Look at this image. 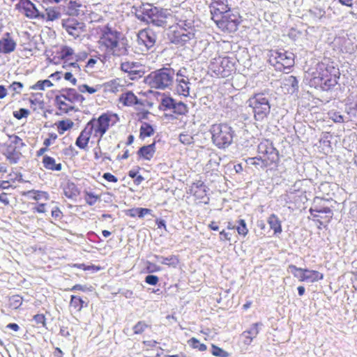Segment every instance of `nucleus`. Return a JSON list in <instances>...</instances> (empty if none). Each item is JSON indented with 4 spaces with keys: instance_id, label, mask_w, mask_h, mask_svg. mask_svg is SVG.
Returning <instances> with one entry per match:
<instances>
[{
    "instance_id": "nucleus-1",
    "label": "nucleus",
    "mask_w": 357,
    "mask_h": 357,
    "mask_svg": "<svg viewBox=\"0 0 357 357\" xmlns=\"http://www.w3.org/2000/svg\"><path fill=\"white\" fill-rule=\"evenodd\" d=\"M119 121L117 114L109 111L102 113L98 117L91 118L77 137L76 146L81 150H86L91 139L100 142L108 130Z\"/></svg>"
},
{
    "instance_id": "nucleus-2",
    "label": "nucleus",
    "mask_w": 357,
    "mask_h": 357,
    "mask_svg": "<svg viewBox=\"0 0 357 357\" xmlns=\"http://www.w3.org/2000/svg\"><path fill=\"white\" fill-rule=\"evenodd\" d=\"M98 47L105 54L114 56H123L128 54V40L120 31L108 26L100 31Z\"/></svg>"
},
{
    "instance_id": "nucleus-3",
    "label": "nucleus",
    "mask_w": 357,
    "mask_h": 357,
    "mask_svg": "<svg viewBox=\"0 0 357 357\" xmlns=\"http://www.w3.org/2000/svg\"><path fill=\"white\" fill-rule=\"evenodd\" d=\"M340 78V69L333 63L319 62L311 74L309 84L314 89L328 91L338 84Z\"/></svg>"
},
{
    "instance_id": "nucleus-4",
    "label": "nucleus",
    "mask_w": 357,
    "mask_h": 357,
    "mask_svg": "<svg viewBox=\"0 0 357 357\" xmlns=\"http://www.w3.org/2000/svg\"><path fill=\"white\" fill-rule=\"evenodd\" d=\"M196 29L190 20H179L169 27L167 36L171 43L184 46L195 38Z\"/></svg>"
},
{
    "instance_id": "nucleus-5",
    "label": "nucleus",
    "mask_w": 357,
    "mask_h": 357,
    "mask_svg": "<svg viewBox=\"0 0 357 357\" xmlns=\"http://www.w3.org/2000/svg\"><path fill=\"white\" fill-rule=\"evenodd\" d=\"M326 201L328 200L316 197L309 209L311 218L308 217V219L314 222L319 229L329 224L333 217V210L324 204Z\"/></svg>"
},
{
    "instance_id": "nucleus-6",
    "label": "nucleus",
    "mask_w": 357,
    "mask_h": 357,
    "mask_svg": "<svg viewBox=\"0 0 357 357\" xmlns=\"http://www.w3.org/2000/svg\"><path fill=\"white\" fill-rule=\"evenodd\" d=\"M255 121H262L271 112V103L264 92L255 93L247 101Z\"/></svg>"
},
{
    "instance_id": "nucleus-7",
    "label": "nucleus",
    "mask_w": 357,
    "mask_h": 357,
    "mask_svg": "<svg viewBox=\"0 0 357 357\" xmlns=\"http://www.w3.org/2000/svg\"><path fill=\"white\" fill-rule=\"evenodd\" d=\"M212 141L220 149L227 147L233 140L234 131L227 123H215L211 128Z\"/></svg>"
},
{
    "instance_id": "nucleus-8",
    "label": "nucleus",
    "mask_w": 357,
    "mask_h": 357,
    "mask_svg": "<svg viewBox=\"0 0 357 357\" xmlns=\"http://www.w3.org/2000/svg\"><path fill=\"white\" fill-rule=\"evenodd\" d=\"M268 62L276 70L282 71L294 65V54L284 50H271L268 54Z\"/></svg>"
},
{
    "instance_id": "nucleus-9",
    "label": "nucleus",
    "mask_w": 357,
    "mask_h": 357,
    "mask_svg": "<svg viewBox=\"0 0 357 357\" xmlns=\"http://www.w3.org/2000/svg\"><path fill=\"white\" fill-rule=\"evenodd\" d=\"M24 146L22 139L17 135H11L2 147V153L10 164H16L22 157L20 148Z\"/></svg>"
},
{
    "instance_id": "nucleus-10",
    "label": "nucleus",
    "mask_w": 357,
    "mask_h": 357,
    "mask_svg": "<svg viewBox=\"0 0 357 357\" xmlns=\"http://www.w3.org/2000/svg\"><path fill=\"white\" fill-rule=\"evenodd\" d=\"M209 70L216 76L227 77L235 70L234 63L228 56H218L211 61Z\"/></svg>"
},
{
    "instance_id": "nucleus-11",
    "label": "nucleus",
    "mask_w": 357,
    "mask_h": 357,
    "mask_svg": "<svg viewBox=\"0 0 357 357\" xmlns=\"http://www.w3.org/2000/svg\"><path fill=\"white\" fill-rule=\"evenodd\" d=\"M241 21V16L238 12L230 10L213 22L222 31L233 33L238 29Z\"/></svg>"
},
{
    "instance_id": "nucleus-12",
    "label": "nucleus",
    "mask_w": 357,
    "mask_h": 357,
    "mask_svg": "<svg viewBox=\"0 0 357 357\" xmlns=\"http://www.w3.org/2000/svg\"><path fill=\"white\" fill-rule=\"evenodd\" d=\"M174 77L172 68H162L149 75V84L154 88L164 89L172 84Z\"/></svg>"
},
{
    "instance_id": "nucleus-13",
    "label": "nucleus",
    "mask_w": 357,
    "mask_h": 357,
    "mask_svg": "<svg viewBox=\"0 0 357 357\" xmlns=\"http://www.w3.org/2000/svg\"><path fill=\"white\" fill-rule=\"evenodd\" d=\"M257 155L266 162L274 165L279 161V151L274 146L273 143L268 139H262L257 146Z\"/></svg>"
},
{
    "instance_id": "nucleus-14",
    "label": "nucleus",
    "mask_w": 357,
    "mask_h": 357,
    "mask_svg": "<svg viewBox=\"0 0 357 357\" xmlns=\"http://www.w3.org/2000/svg\"><path fill=\"white\" fill-rule=\"evenodd\" d=\"M289 268L294 277L298 278L300 282H315L324 279V274L314 270L298 268L291 264Z\"/></svg>"
},
{
    "instance_id": "nucleus-15",
    "label": "nucleus",
    "mask_w": 357,
    "mask_h": 357,
    "mask_svg": "<svg viewBox=\"0 0 357 357\" xmlns=\"http://www.w3.org/2000/svg\"><path fill=\"white\" fill-rule=\"evenodd\" d=\"M160 109L163 111L172 110L176 116H186L189 112V108L186 104L179 101L176 102L171 97L166 96L161 100Z\"/></svg>"
},
{
    "instance_id": "nucleus-16",
    "label": "nucleus",
    "mask_w": 357,
    "mask_h": 357,
    "mask_svg": "<svg viewBox=\"0 0 357 357\" xmlns=\"http://www.w3.org/2000/svg\"><path fill=\"white\" fill-rule=\"evenodd\" d=\"M15 10L30 20L45 19L44 14L40 13L36 5L30 0H20L15 4Z\"/></svg>"
},
{
    "instance_id": "nucleus-17",
    "label": "nucleus",
    "mask_w": 357,
    "mask_h": 357,
    "mask_svg": "<svg viewBox=\"0 0 357 357\" xmlns=\"http://www.w3.org/2000/svg\"><path fill=\"white\" fill-rule=\"evenodd\" d=\"M232 0H211L209 6L213 21L220 17L221 15L231 10Z\"/></svg>"
},
{
    "instance_id": "nucleus-18",
    "label": "nucleus",
    "mask_w": 357,
    "mask_h": 357,
    "mask_svg": "<svg viewBox=\"0 0 357 357\" xmlns=\"http://www.w3.org/2000/svg\"><path fill=\"white\" fill-rule=\"evenodd\" d=\"M62 26L68 33L75 38L80 37L86 31L84 24L73 18L64 20Z\"/></svg>"
},
{
    "instance_id": "nucleus-19",
    "label": "nucleus",
    "mask_w": 357,
    "mask_h": 357,
    "mask_svg": "<svg viewBox=\"0 0 357 357\" xmlns=\"http://www.w3.org/2000/svg\"><path fill=\"white\" fill-rule=\"evenodd\" d=\"M157 36L151 29L146 28L140 30L137 33V43L140 46H144L146 50L155 46Z\"/></svg>"
},
{
    "instance_id": "nucleus-20",
    "label": "nucleus",
    "mask_w": 357,
    "mask_h": 357,
    "mask_svg": "<svg viewBox=\"0 0 357 357\" xmlns=\"http://www.w3.org/2000/svg\"><path fill=\"white\" fill-rule=\"evenodd\" d=\"M190 194L201 203L206 204L208 201V197L206 194V186L204 183L198 181L192 184L190 189Z\"/></svg>"
},
{
    "instance_id": "nucleus-21",
    "label": "nucleus",
    "mask_w": 357,
    "mask_h": 357,
    "mask_svg": "<svg viewBox=\"0 0 357 357\" xmlns=\"http://www.w3.org/2000/svg\"><path fill=\"white\" fill-rule=\"evenodd\" d=\"M17 47V43L12 34L6 32L0 38V54H8L13 52Z\"/></svg>"
},
{
    "instance_id": "nucleus-22",
    "label": "nucleus",
    "mask_w": 357,
    "mask_h": 357,
    "mask_svg": "<svg viewBox=\"0 0 357 357\" xmlns=\"http://www.w3.org/2000/svg\"><path fill=\"white\" fill-rule=\"evenodd\" d=\"M158 7L149 3H142L136 10L137 17L146 22H149L151 16L156 12Z\"/></svg>"
},
{
    "instance_id": "nucleus-23",
    "label": "nucleus",
    "mask_w": 357,
    "mask_h": 357,
    "mask_svg": "<svg viewBox=\"0 0 357 357\" xmlns=\"http://www.w3.org/2000/svg\"><path fill=\"white\" fill-rule=\"evenodd\" d=\"M259 323H255L251 325L250 328L243 331L241 335L242 342L244 345H250L254 339L257 337L259 333Z\"/></svg>"
},
{
    "instance_id": "nucleus-24",
    "label": "nucleus",
    "mask_w": 357,
    "mask_h": 357,
    "mask_svg": "<svg viewBox=\"0 0 357 357\" xmlns=\"http://www.w3.org/2000/svg\"><path fill=\"white\" fill-rule=\"evenodd\" d=\"M55 105L60 114H67L75 109V106H73L62 93L56 96Z\"/></svg>"
},
{
    "instance_id": "nucleus-25",
    "label": "nucleus",
    "mask_w": 357,
    "mask_h": 357,
    "mask_svg": "<svg viewBox=\"0 0 357 357\" xmlns=\"http://www.w3.org/2000/svg\"><path fill=\"white\" fill-rule=\"evenodd\" d=\"M176 91L179 95L188 96L190 94V82L188 77L180 73H177L176 77Z\"/></svg>"
},
{
    "instance_id": "nucleus-26",
    "label": "nucleus",
    "mask_w": 357,
    "mask_h": 357,
    "mask_svg": "<svg viewBox=\"0 0 357 357\" xmlns=\"http://www.w3.org/2000/svg\"><path fill=\"white\" fill-rule=\"evenodd\" d=\"M170 15L167 12V10L161 8H158L156 12H155L151 16L149 22H151L156 26H162L166 24L167 19Z\"/></svg>"
},
{
    "instance_id": "nucleus-27",
    "label": "nucleus",
    "mask_w": 357,
    "mask_h": 357,
    "mask_svg": "<svg viewBox=\"0 0 357 357\" xmlns=\"http://www.w3.org/2000/svg\"><path fill=\"white\" fill-rule=\"evenodd\" d=\"M142 66L135 62L125 61L121 64V69L131 76L141 77L142 70Z\"/></svg>"
},
{
    "instance_id": "nucleus-28",
    "label": "nucleus",
    "mask_w": 357,
    "mask_h": 357,
    "mask_svg": "<svg viewBox=\"0 0 357 357\" xmlns=\"http://www.w3.org/2000/svg\"><path fill=\"white\" fill-rule=\"evenodd\" d=\"M42 164L47 170L59 172L62 169V164L60 162H57L53 157L47 155H43Z\"/></svg>"
},
{
    "instance_id": "nucleus-29",
    "label": "nucleus",
    "mask_w": 357,
    "mask_h": 357,
    "mask_svg": "<svg viewBox=\"0 0 357 357\" xmlns=\"http://www.w3.org/2000/svg\"><path fill=\"white\" fill-rule=\"evenodd\" d=\"M61 93L71 102L73 106H75L76 103H82L84 100L83 96L75 89H66Z\"/></svg>"
},
{
    "instance_id": "nucleus-30",
    "label": "nucleus",
    "mask_w": 357,
    "mask_h": 357,
    "mask_svg": "<svg viewBox=\"0 0 357 357\" xmlns=\"http://www.w3.org/2000/svg\"><path fill=\"white\" fill-rule=\"evenodd\" d=\"M64 195L70 199H75L79 195V190L75 183L68 181L62 185Z\"/></svg>"
},
{
    "instance_id": "nucleus-31",
    "label": "nucleus",
    "mask_w": 357,
    "mask_h": 357,
    "mask_svg": "<svg viewBox=\"0 0 357 357\" xmlns=\"http://www.w3.org/2000/svg\"><path fill=\"white\" fill-rule=\"evenodd\" d=\"M156 151L155 142L152 144L143 146L137 151V155L139 158H142L146 160H151Z\"/></svg>"
},
{
    "instance_id": "nucleus-32",
    "label": "nucleus",
    "mask_w": 357,
    "mask_h": 357,
    "mask_svg": "<svg viewBox=\"0 0 357 357\" xmlns=\"http://www.w3.org/2000/svg\"><path fill=\"white\" fill-rule=\"evenodd\" d=\"M267 222L269 225L270 229L273 230L275 235H278L282 233V222L277 215L274 213L271 214L267 218Z\"/></svg>"
},
{
    "instance_id": "nucleus-33",
    "label": "nucleus",
    "mask_w": 357,
    "mask_h": 357,
    "mask_svg": "<svg viewBox=\"0 0 357 357\" xmlns=\"http://www.w3.org/2000/svg\"><path fill=\"white\" fill-rule=\"evenodd\" d=\"M245 161L247 165L254 166L257 170L264 169L272 166V165H271L268 162H266L258 155L255 157L248 158L245 159Z\"/></svg>"
},
{
    "instance_id": "nucleus-34",
    "label": "nucleus",
    "mask_w": 357,
    "mask_h": 357,
    "mask_svg": "<svg viewBox=\"0 0 357 357\" xmlns=\"http://www.w3.org/2000/svg\"><path fill=\"white\" fill-rule=\"evenodd\" d=\"M84 199L89 206H93L101 199V195L96 194L92 190H84L83 191Z\"/></svg>"
},
{
    "instance_id": "nucleus-35",
    "label": "nucleus",
    "mask_w": 357,
    "mask_h": 357,
    "mask_svg": "<svg viewBox=\"0 0 357 357\" xmlns=\"http://www.w3.org/2000/svg\"><path fill=\"white\" fill-rule=\"evenodd\" d=\"M119 102L124 106H132L137 104V97L131 91L122 93L119 97Z\"/></svg>"
},
{
    "instance_id": "nucleus-36",
    "label": "nucleus",
    "mask_w": 357,
    "mask_h": 357,
    "mask_svg": "<svg viewBox=\"0 0 357 357\" xmlns=\"http://www.w3.org/2000/svg\"><path fill=\"white\" fill-rule=\"evenodd\" d=\"M29 199L40 203V201L47 202L50 199V196L47 192L39 190H29L25 193Z\"/></svg>"
},
{
    "instance_id": "nucleus-37",
    "label": "nucleus",
    "mask_w": 357,
    "mask_h": 357,
    "mask_svg": "<svg viewBox=\"0 0 357 357\" xmlns=\"http://www.w3.org/2000/svg\"><path fill=\"white\" fill-rule=\"evenodd\" d=\"M83 5L78 0H71L68 4V14L71 16H78L82 11Z\"/></svg>"
},
{
    "instance_id": "nucleus-38",
    "label": "nucleus",
    "mask_w": 357,
    "mask_h": 357,
    "mask_svg": "<svg viewBox=\"0 0 357 357\" xmlns=\"http://www.w3.org/2000/svg\"><path fill=\"white\" fill-rule=\"evenodd\" d=\"M155 257L158 259H161V263L169 267L176 268L180 263V259L177 255H170L169 257H162L155 255Z\"/></svg>"
},
{
    "instance_id": "nucleus-39",
    "label": "nucleus",
    "mask_w": 357,
    "mask_h": 357,
    "mask_svg": "<svg viewBox=\"0 0 357 357\" xmlns=\"http://www.w3.org/2000/svg\"><path fill=\"white\" fill-rule=\"evenodd\" d=\"M55 126L59 134L61 135L67 130H70L73 127L74 123L70 119H66L57 121L55 123Z\"/></svg>"
},
{
    "instance_id": "nucleus-40",
    "label": "nucleus",
    "mask_w": 357,
    "mask_h": 357,
    "mask_svg": "<svg viewBox=\"0 0 357 357\" xmlns=\"http://www.w3.org/2000/svg\"><path fill=\"white\" fill-rule=\"evenodd\" d=\"M154 134V129L148 123H143L139 129V137L141 139H144L146 137H149L152 136Z\"/></svg>"
},
{
    "instance_id": "nucleus-41",
    "label": "nucleus",
    "mask_w": 357,
    "mask_h": 357,
    "mask_svg": "<svg viewBox=\"0 0 357 357\" xmlns=\"http://www.w3.org/2000/svg\"><path fill=\"white\" fill-rule=\"evenodd\" d=\"M45 18L47 21H54L61 17L59 9L54 7H50L45 9Z\"/></svg>"
},
{
    "instance_id": "nucleus-42",
    "label": "nucleus",
    "mask_w": 357,
    "mask_h": 357,
    "mask_svg": "<svg viewBox=\"0 0 357 357\" xmlns=\"http://www.w3.org/2000/svg\"><path fill=\"white\" fill-rule=\"evenodd\" d=\"M106 86L109 92L116 93L123 91L124 86L119 83V79H113L106 83Z\"/></svg>"
},
{
    "instance_id": "nucleus-43",
    "label": "nucleus",
    "mask_w": 357,
    "mask_h": 357,
    "mask_svg": "<svg viewBox=\"0 0 357 357\" xmlns=\"http://www.w3.org/2000/svg\"><path fill=\"white\" fill-rule=\"evenodd\" d=\"M84 301L78 296H70V306L75 310L80 312L84 307Z\"/></svg>"
},
{
    "instance_id": "nucleus-44",
    "label": "nucleus",
    "mask_w": 357,
    "mask_h": 357,
    "mask_svg": "<svg viewBox=\"0 0 357 357\" xmlns=\"http://www.w3.org/2000/svg\"><path fill=\"white\" fill-rule=\"evenodd\" d=\"M188 344L191 348L197 349L199 351H205L207 350V346L204 343H201L198 339L194 337L188 340Z\"/></svg>"
},
{
    "instance_id": "nucleus-45",
    "label": "nucleus",
    "mask_w": 357,
    "mask_h": 357,
    "mask_svg": "<svg viewBox=\"0 0 357 357\" xmlns=\"http://www.w3.org/2000/svg\"><path fill=\"white\" fill-rule=\"evenodd\" d=\"M140 167H137L136 169H130L128 172V176L134 179V183L136 185H140L144 181V178L139 174Z\"/></svg>"
},
{
    "instance_id": "nucleus-46",
    "label": "nucleus",
    "mask_w": 357,
    "mask_h": 357,
    "mask_svg": "<svg viewBox=\"0 0 357 357\" xmlns=\"http://www.w3.org/2000/svg\"><path fill=\"white\" fill-rule=\"evenodd\" d=\"M74 54L73 49L66 45L62 46L59 52L60 58L66 61L71 59Z\"/></svg>"
},
{
    "instance_id": "nucleus-47",
    "label": "nucleus",
    "mask_w": 357,
    "mask_h": 357,
    "mask_svg": "<svg viewBox=\"0 0 357 357\" xmlns=\"http://www.w3.org/2000/svg\"><path fill=\"white\" fill-rule=\"evenodd\" d=\"M53 86L52 82L49 79L39 80L36 84L30 86L31 90L43 91L45 88H49Z\"/></svg>"
},
{
    "instance_id": "nucleus-48",
    "label": "nucleus",
    "mask_w": 357,
    "mask_h": 357,
    "mask_svg": "<svg viewBox=\"0 0 357 357\" xmlns=\"http://www.w3.org/2000/svg\"><path fill=\"white\" fill-rule=\"evenodd\" d=\"M102 86L100 84H97L94 86H90L86 84L79 85L78 86V89L80 93H88L89 94L95 93L96 92L100 91L101 89Z\"/></svg>"
},
{
    "instance_id": "nucleus-49",
    "label": "nucleus",
    "mask_w": 357,
    "mask_h": 357,
    "mask_svg": "<svg viewBox=\"0 0 357 357\" xmlns=\"http://www.w3.org/2000/svg\"><path fill=\"white\" fill-rule=\"evenodd\" d=\"M237 226L236 227V229L238 234V235L245 237L248 234V229L247 227L246 222L245 220L240 219L237 221Z\"/></svg>"
},
{
    "instance_id": "nucleus-50",
    "label": "nucleus",
    "mask_w": 357,
    "mask_h": 357,
    "mask_svg": "<svg viewBox=\"0 0 357 357\" xmlns=\"http://www.w3.org/2000/svg\"><path fill=\"white\" fill-rule=\"evenodd\" d=\"M149 327L144 321H139L132 327L133 333L135 335L142 334Z\"/></svg>"
},
{
    "instance_id": "nucleus-51",
    "label": "nucleus",
    "mask_w": 357,
    "mask_h": 357,
    "mask_svg": "<svg viewBox=\"0 0 357 357\" xmlns=\"http://www.w3.org/2000/svg\"><path fill=\"white\" fill-rule=\"evenodd\" d=\"M211 354L214 356L217 357H228L229 354L226 351L223 350L222 348L218 347L217 345L212 344H211Z\"/></svg>"
},
{
    "instance_id": "nucleus-52",
    "label": "nucleus",
    "mask_w": 357,
    "mask_h": 357,
    "mask_svg": "<svg viewBox=\"0 0 357 357\" xmlns=\"http://www.w3.org/2000/svg\"><path fill=\"white\" fill-rule=\"evenodd\" d=\"M3 184H8V181H3L1 183V185H0V202H2L5 205H8L10 203L8 195L3 191V190L6 189V187L2 186Z\"/></svg>"
},
{
    "instance_id": "nucleus-53",
    "label": "nucleus",
    "mask_w": 357,
    "mask_h": 357,
    "mask_svg": "<svg viewBox=\"0 0 357 357\" xmlns=\"http://www.w3.org/2000/svg\"><path fill=\"white\" fill-rule=\"evenodd\" d=\"M23 298L19 295H14L10 298V305L13 309H18L22 305Z\"/></svg>"
},
{
    "instance_id": "nucleus-54",
    "label": "nucleus",
    "mask_w": 357,
    "mask_h": 357,
    "mask_svg": "<svg viewBox=\"0 0 357 357\" xmlns=\"http://www.w3.org/2000/svg\"><path fill=\"white\" fill-rule=\"evenodd\" d=\"M33 320L38 325V327L40 326L44 328H47V319L44 314H37L33 317Z\"/></svg>"
},
{
    "instance_id": "nucleus-55",
    "label": "nucleus",
    "mask_w": 357,
    "mask_h": 357,
    "mask_svg": "<svg viewBox=\"0 0 357 357\" xmlns=\"http://www.w3.org/2000/svg\"><path fill=\"white\" fill-rule=\"evenodd\" d=\"M30 114V112L27 109L21 108L19 110L13 112V116L17 119L20 120L22 118H26Z\"/></svg>"
},
{
    "instance_id": "nucleus-56",
    "label": "nucleus",
    "mask_w": 357,
    "mask_h": 357,
    "mask_svg": "<svg viewBox=\"0 0 357 357\" xmlns=\"http://www.w3.org/2000/svg\"><path fill=\"white\" fill-rule=\"evenodd\" d=\"M179 140L183 144H190L193 142V137L188 133H181L179 135Z\"/></svg>"
},
{
    "instance_id": "nucleus-57",
    "label": "nucleus",
    "mask_w": 357,
    "mask_h": 357,
    "mask_svg": "<svg viewBox=\"0 0 357 357\" xmlns=\"http://www.w3.org/2000/svg\"><path fill=\"white\" fill-rule=\"evenodd\" d=\"M58 136L56 133L51 132L48 134V137L45 139L43 142V146H50L53 144L56 140Z\"/></svg>"
},
{
    "instance_id": "nucleus-58",
    "label": "nucleus",
    "mask_w": 357,
    "mask_h": 357,
    "mask_svg": "<svg viewBox=\"0 0 357 357\" xmlns=\"http://www.w3.org/2000/svg\"><path fill=\"white\" fill-rule=\"evenodd\" d=\"M159 281L157 275H149L145 278V282L150 285H156Z\"/></svg>"
},
{
    "instance_id": "nucleus-59",
    "label": "nucleus",
    "mask_w": 357,
    "mask_h": 357,
    "mask_svg": "<svg viewBox=\"0 0 357 357\" xmlns=\"http://www.w3.org/2000/svg\"><path fill=\"white\" fill-rule=\"evenodd\" d=\"M231 234L229 231L222 229L220 231V241H231Z\"/></svg>"
},
{
    "instance_id": "nucleus-60",
    "label": "nucleus",
    "mask_w": 357,
    "mask_h": 357,
    "mask_svg": "<svg viewBox=\"0 0 357 357\" xmlns=\"http://www.w3.org/2000/svg\"><path fill=\"white\" fill-rule=\"evenodd\" d=\"M34 213H43L46 212V204L45 203H38L33 208Z\"/></svg>"
},
{
    "instance_id": "nucleus-61",
    "label": "nucleus",
    "mask_w": 357,
    "mask_h": 357,
    "mask_svg": "<svg viewBox=\"0 0 357 357\" xmlns=\"http://www.w3.org/2000/svg\"><path fill=\"white\" fill-rule=\"evenodd\" d=\"M146 270L148 273H154L160 271V268L155 264L148 261L146 266Z\"/></svg>"
},
{
    "instance_id": "nucleus-62",
    "label": "nucleus",
    "mask_w": 357,
    "mask_h": 357,
    "mask_svg": "<svg viewBox=\"0 0 357 357\" xmlns=\"http://www.w3.org/2000/svg\"><path fill=\"white\" fill-rule=\"evenodd\" d=\"M52 216L55 220H60V219H61V218L63 216V213H62L61 211L60 210V208L58 206L54 207L52 210Z\"/></svg>"
},
{
    "instance_id": "nucleus-63",
    "label": "nucleus",
    "mask_w": 357,
    "mask_h": 357,
    "mask_svg": "<svg viewBox=\"0 0 357 357\" xmlns=\"http://www.w3.org/2000/svg\"><path fill=\"white\" fill-rule=\"evenodd\" d=\"M102 178L108 182H111V183L118 182L117 177H116L114 175H113L112 174H111L109 172L105 173L102 175Z\"/></svg>"
},
{
    "instance_id": "nucleus-64",
    "label": "nucleus",
    "mask_w": 357,
    "mask_h": 357,
    "mask_svg": "<svg viewBox=\"0 0 357 357\" xmlns=\"http://www.w3.org/2000/svg\"><path fill=\"white\" fill-rule=\"evenodd\" d=\"M10 88H11L13 91L20 93L23 88V84L20 82H14L10 84Z\"/></svg>"
}]
</instances>
